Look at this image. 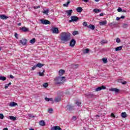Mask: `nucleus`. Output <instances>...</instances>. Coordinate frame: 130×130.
<instances>
[{"instance_id":"obj_1","label":"nucleus","mask_w":130,"mask_h":130,"mask_svg":"<svg viewBox=\"0 0 130 130\" xmlns=\"http://www.w3.org/2000/svg\"><path fill=\"white\" fill-rule=\"evenodd\" d=\"M60 40L62 43H66L71 40V34L70 32H63L60 34Z\"/></svg>"},{"instance_id":"obj_2","label":"nucleus","mask_w":130,"mask_h":130,"mask_svg":"<svg viewBox=\"0 0 130 130\" xmlns=\"http://www.w3.org/2000/svg\"><path fill=\"white\" fill-rule=\"evenodd\" d=\"M55 81L57 85H60L62 84V83H64V82H66V77H57L55 79Z\"/></svg>"},{"instance_id":"obj_3","label":"nucleus","mask_w":130,"mask_h":130,"mask_svg":"<svg viewBox=\"0 0 130 130\" xmlns=\"http://www.w3.org/2000/svg\"><path fill=\"white\" fill-rule=\"evenodd\" d=\"M41 22L42 24H43V25H50V24L51 23L49 20L44 19H41Z\"/></svg>"},{"instance_id":"obj_4","label":"nucleus","mask_w":130,"mask_h":130,"mask_svg":"<svg viewBox=\"0 0 130 130\" xmlns=\"http://www.w3.org/2000/svg\"><path fill=\"white\" fill-rule=\"evenodd\" d=\"M105 89H106V86H104V85H103L101 87L96 88L95 89V92H99V91H101V90H105Z\"/></svg>"},{"instance_id":"obj_5","label":"nucleus","mask_w":130,"mask_h":130,"mask_svg":"<svg viewBox=\"0 0 130 130\" xmlns=\"http://www.w3.org/2000/svg\"><path fill=\"white\" fill-rule=\"evenodd\" d=\"M19 42L22 44V45H26L28 42V40H27L26 39H22L19 41Z\"/></svg>"},{"instance_id":"obj_6","label":"nucleus","mask_w":130,"mask_h":130,"mask_svg":"<svg viewBox=\"0 0 130 130\" xmlns=\"http://www.w3.org/2000/svg\"><path fill=\"white\" fill-rule=\"evenodd\" d=\"M76 40L75 39H72L71 40L70 42V45L71 46V47H74L75 45H76Z\"/></svg>"},{"instance_id":"obj_7","label":"nucleus","mask_w":130,"mask_h":130,"mask_svg":"<svg viewBox=\"0 0 130 130\" xmlns=\"http://www.w3.org/2000/svg\"><path fill=\"white\" fill-rule=\"evenodd\" d=\"M51 130H62L59 126H54L51 127Z\"/></svg>"},{"instance_id":"obj_8","label":"nucleus","mask_w":130,"mask_h":130,"mask_svg":"<svg viewBox=\"0 0 130 130\" xmlns=\"http://www.w3.org/2000/svg\"><path fill=\"white\" fill-rule=\"evenodd\" d=\"M20 30H22L23 32H28V31H29V28L23 26L22 27H20Z\"/></svg>"},{"instance_id":"obj_9","label":"nucleus","mask_w":130,"mask_h":130,"mask_svg":"<svg viewBox=\"0 0 130 130\" xmlns=\"http://www.w3.org/2000/svg\"><path fill=\"white\" fill-rule=\"evenodd\" d=\"M71 19H72V21L74 22H77L79 20V17L76 16H71Z\"/></svg>"},{"instance_id":"obj_10","label":"nucleus","mask_w":130,"mask_h":130,"mask_svg":"<svg viewBox=\"0 0 130 130\" xmlns=\"http://www.w3.org/2000/svg\"><path fill=\"white\" fill-rule=\"evenodd\" d=\"M59 32V30L57 27H55L53 29V33H54L55 34H58Z\"/></svg>"},{"instance_id":"obj_11","label":"nucleus","mask_w":130,"mask_h":130,"mask_svg":"<svg viewBox=\"0 0 130 130\" xmlns=\"http://www.w3.org/2000/svg\"><path fill=\"white\" fill-rule=\"evenodd\" d=\"M100 26H104L107 24V21L105 20V21H102L99 22Z\"/></svg>"},{"instance_id":"obj_12","label":"nucleus","mask_w":130,"mask_h":130,"mask_svg":"<svg viewBox=\"0 0 130 130\" xmlns=\"http://www.w3.org/2000/svg\"><path fill=\"white\" fill-rule=\"evenodd\" d=\"M16 105H18V104L14 102H12L9 104V106H10V107H15V106H16Z\"/></svg>"},{"instance_id":"obj_13","label":"nucleus","mask_w":130,"mask_h":130,"mask_svg":"<svg viewBox=\"0 0 130 130\" xmlns=\"http://www.w3.org/2000/svg\"><path fill=\"white\" fill-rule=\"evenodd\" d=\"M67 110H69V111H71L74 109V107L71 105H68L66 107Z\"/></svg>"},{"instance_id":"obj_14","label":"nucleus","mask_w":130,"mask_h":130,"mask_svg":"<svg viewBox=\"0 0 130 130\" xmlns=\"http://www.w3.org/2000/svg\"><path fill=\"white\" fill-rule=\"evenodd\" d=\"M110 91H112V92H115V93H118V92H119V89L112 88L110 89Z\"/></svg>"},{"instance_id":"obj_15","label":"nucleus","mask_w":130,"mask_h":130,"mask_svg":"<svg viewBox=\"0 0 130 130\" xmlns=\"http://www.w3.org/2000/svg\"><path fill=\"white\" fill-rule=\"evenodd\" d=\"M68 16H72V14H73V10H67L66 11Z\"/></svg>"},{"instance_id":"obj_16","label":"nucleus","mask_w":130,"mask_h":130,"mask_svg":"<svg viewBox=\"0 0 130 130\" xmlns=\"http://www.w3.org/2000/svg\"><path fill=\"white\" fill-rule=\"evenodd\" d=\"M66 73V71L64 70L61 69L59 71V76H62Z\"/></svg>"},{"instance_id":"obj_17","label":"nucleus","mask_w":130,"mask_h":130,"mask_svg":"<svg viewBox=\"0 0 130 130\" xmlns=\"http://www.w3.org/2000/svg\"><path fill=\"white\" fill-rule=\"evenodd\" d=\"M8 18L9 17L6 15H0V18H1L2 20H7Z\"/></svg>"},{"instance_id":"obj_18","label":"nucleus","mask_w":130,"mask_h":130,"mask_svg":"<svg viewBox=\"0 0 130 130\" xmlns=\"http://www.w3.org/2000/svg\"><path fill=\"white\" fill-rule=\"evenodd\" d=\"M76 11L78 13H82V12H83V9L82 7H78L76 9Z\"/></svg>"},{"instance_id":"obj_19","label":"nucleus","mask_w":130,"mask_h":130,"mask_svg":"<svg viewBox=\"0 0 130 130\" xmlns=\"http://www.w3.org/2000/svg\"><path fill=\"white\" fill-rule=\"evenodd\" d=\"M37 68H42V67H44V64H42V63L39 62L37 64Z\"/></svg>"},{"instance_id":"obj_20","label":"nucleus","mask_w":130,"mask_h":130,"mask_svg":"<svg viewBox=\"0 0 130 130\" xmlns=\"http://www.w3.org/2000/svg\"><path fill=\"white\" fill-rule=\"evenodd\" d=\"M87 27L91 30H94V29H95V26H94V25L92 24H89V26H88Z\"/></svg>"},{"instance_id":"obj_21","label":"nucleus","mask_w":130,"mask_h":130,"mask_svg":"<svg viewBox=\"0 0 130 130\" xmlns=\"http://www.w3.org/2000/svg\"><path fill=\"white\" fill-rule=\"evenodd\" d=\"M39 124L42 126H44V125H45V122L43 120H41L40 121Z\"/></svg>"},{"instance_id":"obj_22","label":"nucleus","mask_w":130,"mask_h":130,"mask_svg":"<svg viewBox=\"0 0 130 130\" xmlns=\"http://www.w3.org/2000/svg\"><path fill=\"white\" fill-rule=\"evenodd\" d=\"M107 42H107V40H102V41H101V44L102 45H104V44L107 43Z\"/></svg>"},{"instance_id":"obj_23","label":"nucleus","mask_w":130,"mask_h":130,"mask_svg":"<svg viewBox=\"0 0 130 130\" xmlns=\"http://www.w3.org/2000/svg\"><path fill=\"white\" fill-rule=\"evenodd\" d=\"M72 67L73 69H74V70H76V69H78L79 68V64H72Z\"/></svg>"},{"instance_id":"obj_24","label":"nucleus","mask_w":130,"mask_h":130,"mask_svg":"<svg viewBox=\"0 0 130 130\" xmlns=\"http://www.w3.org/2000/svg\"><path fill=\"white\" fill-rule=\"evenodd\" d=\"M121 116L123 118H125V117H126V116H127V115L126 114V113L123 112L121 114Z\"/></svg>"},{"instance_id":"obj_25","label":"nucleus","mask_w":130,"mask_h":130,"mask_svg":"<svg viewBox=\"0 0 130 130\" xmlns=\"http://www.w3.org/2000/svg\"><path fill=\"white\" fill-rule=\"evenodd\" d=\"M61 101V99L59 97H57L55 98V101L56 102H59V101Z\"/></svg>"},{"instance_id":"obj_26","label":"nucleus","mask_w":130,"mask_h":130,"mask_svg":"<svg viewBox=\"0 0 130 130\" xmlns=\"http://www.w3.org/2000/svg\"><path fill=\"white\" fill-rule=\"evenodd\" d=\"M6 80H7V77L4 76H0L1 81H6Z\"/></svg>"},{"instance_id":"obj_27","label":"nucleus","mask_w":130,"mask_h":130,"mask_svg":"<svg viewBox=\"0 0 130 130\" xmlns=\"http://www.w3.org/2000/svg\"><path fill=\"white\" fill-rule=\"evenodd\" d=\"M121 49H122V46H119L117 48H115L116 51H119Z\"/></svg>"},{"instance_id":"obj_28","label":"nucleus","mask_w":130,"mask_h":130,"mask_svg":"<svg viewBox=\"0 0 130 130\" xmlns=\"http://www.w3.org/2000/svg\"><path fill=\"white\" fill-rule=\"evenodd\" d=\"M10 119H11V120H16L17 117H14V116H10L9 117Z\"/></svg>"},{"instance_id":"obj_29","label":"nucleus","mask_w":130,"mask_h":130,"mask_svg":"<svg viewBox=\"0 0 130 130\" xmlns=\"http://www.w3.org/2000/svg\"><path fill=\"white\" fill-rule=\"evenodd\" d=\"M12 85V83L10 82L9 84H6L5 86V89H8L9 88V86H11Z\"/></svg>"},{"instance_id":"obj_30","label":"nucleus","mask_w":130,"mask_h":130,"mask_svg":"<svg viewBox=\"0 0 130 130\" xmlns=\"http://www.w3.org/2000/svg\"><path fill=\"white\" fill-rule=\"evenodd\" d=\"M36 41V40L35 39V38H33L30 40L29 42H30V43H31V44H34V43Z\"/></svg>"},{"instance_id":"obj_31","label":"nucleus","mask_w":130,"mask_h":130,"mask_svg":"<svg viewBox=\"0 0 130 130\" xmlns=\"http://www.w3.org/2000/svg\"><path fill=\"white\" fill-rule=\"evenodd\" d=\"M44 70L43 71V72H39V75L40 77H43L44 76Z\"/></svg>"},{"instance_id":"obj_32","label":"nucleus","mask_w":130,"mask_h":130,"mask_svg":"<svg viewBox=\"0 0 130 130\" xmlns=\"http://www.w3.org/2000/svg\"><path fill=\"white\" fill-rule=\"evenodd\" d=\"M90 51V50L89 49H85L83 50V53H88Z\"/></svg>"},{"instance_id":"obj_33","label":"nucleus","mask_w":130,"mask_h":130,"mask_svg":"<svg viewBox=\"0 0 130 130\" xmlns=\"http://www.w3.org/2000/svg\"><path fill=\"white\" fill-rule=\"evenodd\" d=\"M93 12H94V13H96L97 14L98 13H100V10H99L98 9H93Z\"/></svg>"},{"instance_id":"obj_34","label":"nucleus","mask_w":130,"mask_h":130,"mask_svg":"<svg viewBox=\"0 0 130 130\" xmlns=\"http://www.w3.org/2000/svg\"><path fill=\"white\" fill-rule=\"evenodd\" d=\"M103 61L104 63H107V62H108L107 58H103Z\"/></svg>"},{"instance_id":"obj_35","label":"nucleus","mask_w":130,"mask_h":130,"mask_svg":"<svg viewBox=\"0 0 130 130\" xmlns=\"http://www.w3.org/2000/svg\"><path fill=\"white\" fill-rule=\"evenodd\" d=\"M77 34H79V32L77 30H75L73 32V35L74 36H75V35H77Z\"/></svg>"},{"instance_id":"obj_36","label":"nucleus","mask_w":130,"mask_h":130,"mask_svg":"<svg viewBox=\"0 0 130 130\" xmlns=\"http://www.w3.org/2000/svg\"><path fill=\"white\" fill-rule=\"evenodd\" d=\"M128 26V24L124 23V24H123V25H122V28H123L124 29V28H127Z\"/></svg>"},{"instance_id":"obj_37","label":"nucleus","mask_w":130,"mask_h":130,"mask_svg":"<svg viewBox=\"0 0 130 130\" xmlns=\"http://www.w3.org/2000/svg\"><path fill=\"white\" fill-rule=\"evenodd\" d=\"M43 86L44 87V88H47V87H48V83H44L43 84Z\"/></svg>"},{"instance_id":"obj_38","label":"nucleus","mask_w":130,"mask_h":130,"mask_svg":"<svg viewBox=\"0 0 130 130\" xmlns=\"http://www.w3.org/2000/svg\"><path fill=\"white\" fill-rule=\"evenodd\" d=\"M83 26H84V27H87V26H88V23H87V22L86 21L83 22Z\"/></svg>"},{"instance_id":"obj_39","label":"nucleus","mask_w":130,"mask_h":130,"mask_svg":"<svg viewBox=\"0 0 130 130\" xmlns=\"http://www.w3.org/2000/svg\"><path fill=\"white\" fill-rule=\"evenodd\" d=\"M70 3H71V2L70 1H68L66 4H63V6L64 7H68Z\"/></svg>"},{"instance_id":"obj_40","label":"nucleus","mask_w":130,"mask_h":130,"mask_svg":"<svg viewBox=\"0 0 130 130\" xmlns=\"http://www.w3.org/2000/svg\"><path fill=\"white\" fill-rule=\"evenodd\" d=\"M36 68H37V65L36 64L35 66H33V67L31 68V71H34L35 70H36Z\"/></svg>"},{"instance_id":"obj_41","label":"nucleus","mask_w":130,"mask_h":130,"mask_svg":"<svg viewBox=\"0 0 130 130\" xmlns=\"http://www.w3.org/2000/svg\"><path fill=\"white\" fill-rule=\"evenodd\" d=\"M48 12L49 10H44V11H43V14H45V15H47V14H48Z\"/></svg>"},{"instance_id":"obj_42","label":"nucleus","mask_w":130,"mask_h":130,"mask_svg":"<svg viewBox=\"0 0 130 130\" xmlns=\"http://www.w3.org/2000/svg\"><path fill=\"white\" fill-rule=\"evenodd\" d=\"M52 111H53V109H52V108H50L48 110L49 113H52Z\"/></svg>"},{"instance_id":"obj_43","label":"nucleus","mask_w":130,"mask_h":130,"mask_svg":"<svg viewBox=\"0 0 130 130\" xmlns=\"http://www.w3.org/2000/svg\"><path fill=\"white\" fill-rule=\"evenodd\" d=\"M4 114H0V118L1 119H4Z\"/></svg>"},{"instance_id":"obj_44","label":"nucleus","mask_w":130,"mask_h":130,"mask_svg":"<svg viewBox=\"0 0 130 130\" xmlns=\"http://www.w3.org/2000/svg\"><path fill=\"white\" fill-rule=\"evenodd\" d=\"M117 11L119 13H120V12H122V9L120 8H118L117 9Z\"/></svg>"},{"instance_id":"obj_45","label":"nucleus","mask_w":130,"mask_h":130,"mask_svg":"<svg viewBox=\"0 0 130 130\" xmlns=\"http://www.w3.org/2000/svg\"><path fill=\"white\" fill-rule=\"evenodd\" d=\"M116 42H117V43H119L120 42V39H119V38H117L116 40Z\"/></svg>"},{"instance_id":"obj_46","label":"nucleus","mask_w":130,"mask_h":130,"mask_svg":"<svg viewBox=\"0 0 130 130\" xmlns=\"http://www.w3.org/2000/svg\"><path fill=\"white\" fill-rule=\"evenodd\" d=\"M76 104L78 105V106H80V105H81V102L77 101Z\"/></svg>"},{"instance_id":"obj_47","label":"nucleus","mask_w":130,"mask_h":130,"mask_svg":"<svg viewBox=\"0 0 130 130\" xmlns=\"http://www.w3.org/2000/svg\"><path fill=\"white\" fill-rule=\"evenodd\" d=\"M118 82L122 83L123 82V79H118Z\"/></svg>"},{"instance_id":"obj_48","label":"nucleus","mask_w":130,"mask_h":130,"mask_svg":"<svg viewBox=\"0 0 130 130\" xmlns=\"http://www.w3.org/2000/svg\"><path fill=\"white\" fill-rule=\"evenodd\" d=\"M15 37H16V38L17 39H18L19 38V37H18V34H17V33L15 34Z\"/></svg>"},{"instance_id":"obj_49","label":"nucleus","mask_w":130,"mask_h":130,"mask_svg":"<svg viewBox=\"0 0 130 130\" xmlns=\"http://www.w3.org/2000/svg\"><path fill=\"white\" fill-rule=\"evenodd\" d=\"M127 83V82H126V81H123L122 83H121V84H122V85H125V84H126Z\"/></svg>"},{"instance_id":"obj_50","label":"nucleus","mask_w":130,"mask_h":130,"mask_svg":"<svg viewBox=\"0 0 130 130\" xmlns=\"http://www.w3.org/2000/svg\"><path fill=\"white\" fill-rule=\"evenodd\" d=\"M34 9H40V6L34 7Z\"/></svg>"},{"instance_id":"obj_51","label":"nucleus","mask_w":130,"mask_h":130,"mask_svg":"<svg viewBox=\"0 0 130 130\" xmlns=\"http://www.w3.org/2000/svg\"><path fill=\"white\" fill-rule=\"evenodd\" d=\"M111 116H112V117H115V115H114V114H113V113H112L111 114Z\"/></svg>"},{"instance_id":"obj_52","label":"nucleus","mask_w":130,"mask_h":130,"mask_svg":"<svg viewBox=\"0 0 130 130\" xmlns=\"http://www.w3.org/2000/svg\"><path fill=\"white\" fill-rule=\"evenodd\" d=\"M73 119H74V120H77V117L76 116H74L73 117Z\"/></svg>"},{"instance_id":"obj_53","label":"nucleus","mask_w":130,"mask_h":130,"mask_svg":"<svg viewBox=\"0 0 130 130\" xmlns=\"http://www.w3.org/2000/svg\"><path fill=\"white\" fill-rule=\"evenodd\" d=\"M10 78L11 79H14V76H13V75H10Z\"/></svg>"},{"instance_id":"obj_54","label":"nucleus","mask_w":130,"mask_h":130,"mask_svg":"<svg viewBox=\"0 0 130 130\" xmlns=\"http://www.w3.org/2000/svg\"><path fill=\"white\" fill-rule=\"evenodd\" d=\"M45 100H46V101H49V99H48V98H45Z\"/></svg>"},{"instance_id":"obj_55","label":"nucleus","mask_w":130,"mask_h":130,"mask_svg":"<svg viewBox=\"0 0 130 130\" xmlns=\"http://www.w3.org/2000/svg\"><path fill=\"white\" fill-rule=\"evenodd\" d=\"M83 2H84V3H88L89 2V0H82Z\"/></svg>"},{"instance_id":"obj_56","label":"nucleus","mask_w":130,"mask_h":130,"mask_svg":"<svg viewBox=\"0 0 130 130\" xmlns=\"http://www.w3.org/2000/svg\"><path fill=\"white\" fill-rule=\"evenodd\" d=\"M120 18V19H124V18H125V17L124 16H121Z\"/></svg>"},{"instance_id":"obj_57","label":"nucleus","mask_w":130,"mask_h":130,"mask_svg":"<svg viewBox=\"0 0 130 130\" xmlns=\"http://www.w3.org/2000/svg\"><path fill=\"white\" fill-rule=\"evenodd\" d=\"M121 19L120 17H117L116 20L117 21H119V19Z\"/></svg>"},{"instance_id":"obj_58","label":"nucleus","mask_w":130,"mask_h":130,"mask_svg":"<svg viewBox=\"0 0 130 130\" xmlns=\"http://www.w3.org/2000/svg\"><path fill=\"white\" fill-rule=\"evenodd\" d=\"M53 99L52 98L49 99V101H53Z\"/></svg>"},{"instance_id":"obj_59","label":"nucleus","mask_w":130,"mask_h":130,"mask_svg":"<svg viewBox=\"0 0 130 130\" xmlns=\"http://www.w3.org/2000/svg\"><path fill=\"white\" fill-rule=\"evenodd\" d=\"M70 23H72V22H74V20H73V19H71V20H69Z\"/></svg>"},{"instance_id":"obj_60","label":"nucleus","mask_w":130,"mask_h":130,"mask_svg":"<svg viewBox=\"0 0 130 130\" xmlns=\"http://www.w3.org/2000/svg\"><path fill=\"white\" fill-rule=\"evenodd\" d=\"M122 12L123 13H126V11L125 10H122Z\"/></svg>"},{"instance_id":"obj_61","label":"nucleus","mask_w":130,"mask_h":130,"mask_svg":"<svg viewBox=\"0 0 130 130\" xmlns=\"http://www.w3.org/2000/svg\"><path fill=\"white\" fill-rule=\"evenodd\" d=\"M98 117H100V115H96V119L98 118Z\"/></svg>"},{"instance_id":"obj_62","label":"nucleus","mask_w":130,"mask_h":130,"mask_svg":"<svg viewBox=\"0 0 130 130\" xmlns=\"http://www.w3.org/2000/svg\"><path fill=\"white\" fill-rule=\"evenodd\" d=\"M100 16L101 17H102V16H103V13H101V14H100Z\"/></svg>"},{"instance_id":"obj_63","label":"nucleus","mask_w":130,"mask_h":130,"mask_svg":"<svg viewBox=\"0 0 130 130\" xmlns=\"http://www.w3.org/2000/svg\"><path fill=\"white\" fill-rule=\"evenodd\" d=\"M3 130H9V129H8V128H4Z\"/></svg>"},{"instance_id":"obj_64","label":"nucleus","mask_w":130,"mask_h":130,"mask_svg":"<svg viewBox=\"0 0 130 130\" xmlns=\"http://www.w3.org/2000/svg\"><path fill=\"white\" fill-rule=\"evenodd\" d=\"M18 26H21V23H18Z\"/></svg>"}]
</instances>
